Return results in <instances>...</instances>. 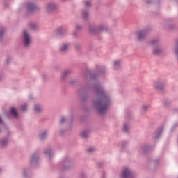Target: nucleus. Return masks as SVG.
<instances>
[{"instance_id":"8","label":"nucleus","mask_w":178,"mask_h":178,"mask_svg":"<svg viewBox=\"0 0 178 178\" xmlns=\"http://www.w3.org/2000/svg\"><path fill=\"white\" fill-rule=\"evenodd\" d=\"M10 112L11 115L14 116V118H17V112L16 111V108H11Z\"/></svg>"},{"instance_id":"7","label":"nucleus","mask_w":178,"mask_h":178,"mask_svg":"<svg viewBox=\"0 0 178 178\" xmlns=\"http://www.w3.org/2000/svg\"><path fill=\"white\" fill-rule=\"evenodd\" d=\"M154 86V88H156V90H162V88H163V86L162 85V83L159 82H156Z\"/></svg>"},{"instance_id":"29","label":"nucleus","mask_w":178,"mask_h":178,"mask_svg":"<svg viewBox=\"0 0 178 178\" xmlns=\"http://www.w3.org/2000/svg\"><path fill=\"white\" fill-rule=\"evenodd\" d=\"M144 108H145V106H143V108L144 109Z\"/></svg>"},{"instance_id":"2","label":"nucleus","mask_w":178,"mask_h":178,"mask_svg":"<svg viewBox=\"0 0 178 178\" xmlns=\"http://www.w3.org/2000/svg\"><path fill=\"white\" fill-rule=\"evenodd\" d=\"M22 40L24 42V45H25V47H29L30 44H31V38L29 35L27 31H24Z\"/></svg>"},{"instance_id":"30","label":"nucleus","mask_w":178,"mask_h":178,"mask_svg":"<svg viewBox=\"0 0 178 178\" xmlns=\"http://www.w3.org/2000/svg\"><path fill=\"white\" fill-rule=\"evenodd\" d=\"M147 3H149V1H147Z\"/></svg>"},{"instance_id":"4","label":"nucleus","mask_w":178,"mask_h":178,"mask_svg":"<svg viewBox=\"0 0 178 178\" xmlns=\"http://www.w3.org/2000/svg\"><path fill=\"white\" fill-rule=\"evenodd\" d=\"M26 8L29 12H32V10H35V5L31 3H27L26 4Z\"/></svg>"},{"instance_id":"25","label":"nucleus","mask_w":178,"mask_h":178,"mask_svg":"<svg viewBox=\"0 0 178 178\" xmlns=\"http://www.w3.org/2000/svg\"><path fill=\"white\" fill-rule=\"evenodd\" d=\"M2 34H3V31L0 32V37L2 35Z\"/></svg>"},{"instance_id":"28","label":"nucleus","mask_w":178,"mask_h":178,"mask_svg":"<svg viewBox=\"0 0 178 178\" xmlns=\"http://www.w3.org/2000/svg\"><path fill=\"white\" fill-rule=\"evenodd\" d=\"M63 76H65V73H63Z\"/></svg>"},{"instance_id":"11","label":"nucleus","mask_w":178,"mask_h":178,"mask_svg":"<svg viewBox=\"0 0 178 178\" xmlns=\"http://www.w3.org/2000/svg\"><path fill=\"white\" fill-rule=\"evenodd\" d=\"M0 144H1V147H5V145H6V144H8V140H1Z\"/></svg>"},{"instance_id":"18","label":"nucleus","mask_w":178,"mask_h":178,"mask_svg":"<svg viewBox=\"0 0 178 178\" xmlns=\"http://www.w3.org/2000/svg\"><path fill=\"white\" fill-rule=\"evenodd\" d=\"M85 5L86 6H90L91 5V3L90 1H86Z\"/></svg>"},{"instance_id":"20","label":"nucleus","mask_w":178,"mask_h":178,"mask_svg":"<svg viewBox=\"0 0 178 178\" xmlns=\"http://www.w3.org/2000/svg\"><path fill=\"white\" fill-rule=\"evenodd\" d=\"M88 152H92V151H94V148L90 147L88 149Z\"/></svg>"},{"instance_id":"17","label":"nucleus","mask_w":178,"mask_h":178,"mask_svg":"<svg viewBox=\"0 0 178 178\" xmlns=\"http://www.w3.org/2000/svg\"><path fill=\"white\" fill-rule=\"evenodd\" d=\"M81 138H87V137H88V135H87V134H81Z\"/></svg>"},{"instance_id":"12","label":"nucleus","mask_w":178,"mask_h":178,"mask_svg":"<svg viewBox=\"0 0 178 178\" xmlns=\"http://www.w3.org/2000/svg\"><path fill=\"white\" fill-rule=\"evenodd\" d=\"M118 66H120V60H116L114 61V67L116 69Z\"/></svg>"},{"instance_id":"14","label":"nucleus","mask_w":178,"mask_h":178,"mask_svg":"<svg viewBox=\"0 0 178 178\" xmlns=\"http://www.w3.org/2000/svg\"><path fill=\"white\" fill-rule=\"evenodd\" d=\"M161 53V49H155L154 50V54H156V55H158V54Z\"/></svg>"},{"instance_id":"16","label":"nucleus","mask_w":178,"mask_h":178,"mask_svg":"<svg viewBox=\"0 0 178 178\" xmlns=\"http://www.w3.org/2000/svg\"><path fill=\"white\" fill-rule=\"evenodd\" d=\"M22 111H27V106L26 105H24L22 106L21 108Z\"/></svg>"},{"instance_id":"23","label":"nucleus","mask_w":178,"mask_h":178,"mask_svg":"<svg viewBox=\"0 0 178 178\" xmlns=\"http://www.w3.org/2000/svg\"><path fill=\"white\" fill-rule=\"evenodd\" d=\"M31 29H35V25L34 24L31 25Z\"/></svg>"},{"instance_id":"27","label":"nucleus","mask_w":178,"mask_h":178,"mask_svg":"<svg viewBox=\"0 0 178 178\" xmlns=\"http://www.w3.org/2000/svg\"><path fill=\"white\" fill-rule=\"evenodd\" d=\"M152 44H155V42L152 41Z\"/></svg>"},{"instance_id":"22","label":"nucleus","mask_w":178,"mask_h":178,"mask_svg":"<svg viewBox=\"0 0 178 178\" xmlns=\"http://www.w3.org/2000/svg\"><path fill=\"white\" fill-rule=\"evenodd\" d=\"M60 123H63L65 122V118L62 117L60 120Z\"/></svg>"},{"instance_id":"26","label":"nucleus","mask_w":178,"mask_h":178,"mask_svg":"<svg viewBox=\"0 0 178 178\" xmlns=\"http://www.w3.org/2000/svg\"><path fill=\"white\" fill-rule=\"evenodd\" d=\"M44 137H45V135H42V136H40L42 138H44Z\"/></svg>"},{"instance_id":"15","label":"nucleus","mask_w":178,"mask_h":178,"mask_svg":"<svg viewBox=\"0 0 178 178\" xmlns=\"http://www.w3.org/2000/svg\"><path fill=\"white\" fill-rule=\"evenodd\" d=\"M127 130H129V126H127V125H124V127H123V131H127Z\"/></svg>"},{"instance_id":"3","label":"nucleus","mask_w":178,"mask_h":178,"mask_svg":"<svg viewBox=\"0 0 178 178\" xmlns=\"http://www.w3.org/2000/svg\"><path fill=\"white\" fill-rule=\"evenodd\" d=\"M121 176L122 178H131L133 175L131 174V171H130L129 168H125L123 169Z\"/></svg>"},{"instance_id":"21","label":"nucleus","mask_w":178,"mask_h":178,"mask_svg":"<svg viewBox=\"0 0 178 178\" xmlns=\"http://www.w3.org/2000/svg\"><path fill=\"white\" fill-rule=\"evenodd\" d=\"M45 154H46L47 155H51V150L46 151V152H45Z\"/></svg>"},{"instance_id":"9","label":"nucleus","mask_w":178,"mask_h":178,"mask_svg":"<svg viewBox=\"0 0 178 178\" xmlns=\"http://www.w3.org/2000/svg\"><path fill=\"white\" fill-rule=\"evenodd\" d=\"M68 46L67 44H63L60 48V51L61 52H66L67 51Z\"/></svg>"},{"instance_id":"24","label":"nucleus","mask_w":178,"mask_h":178,"mask_svg":"<svg viewBox=\"0 0 178 178\" xmlns=\"http://www.w3.org/2000/svg\"><path fill=\"white\" fill-rule=\"evenodd\" d=\"M1 123H3V121H2V118H1V117H0V124H1Z\"/></svg>"},{"instance_id":"6","label":"nucleus","mask_w":178,"mask_h":178,"mask_svg":"<svg viewBox=\"0 0 178 178\" xmlns=\"http://www.w3.org/2000/svg\"><path fill=\"white\" fill-rule=\"evenodd\" d=\"M47 12H51V10H54L56 9V6L54 4H49L46 7Z\"/></svg>"},{"instance_id":"13","label":"nucleus","mask_w":178,"mask_h":178,"mask_svg":"<svg viewBox=\"0 0 178 178\" xmlns=\"http://www.w3.org/2000/svg\"><path fill=\"white\" fill-rule=\"evenodd\" d=\"M158 134H162L163 133V127H161L157 129Z\"/></svg>"},{"instance_id":"19","label":"nucleus","mask_w":178,"mask_h":178,"mask_svg":"<svg viewBox=\"0 0 178 178\" xmlns=\"http://www.w3.org/2000/svg\"><path fill=\"white\" fill-rule=\"evenodd\" d=\"M83 19H86V17H87V16L88 15V13H83Z\"/></svg>"},{"instance_id":"5","label":"nucleus","mask_w":178,"mask_h":178,"mask_svg":"<svg viewBox=\"0 0 178 178\" xmlns=\"http://www.w3.org/2000/svg\"><path fill=\"white\" fill-rule=\"evenodd\" d=\"M138 40H143L145 37V31H139L136 33Z\"/></svg>"},{"instance_id":"10","label":"nucleus","mask_w":178,"mask_h":178,"mask_svg":"<svg viewBox=\"0 0 178 178\" xmlns=\"http://www.w3.org/2000/svg\"><path fill=\"white\" fill-rule=\"evenodd\" d=\"M42 111V108L40 106V105L36 104L35 106V112L40 113Z\"/></svg>"},{"instance_id":"1","label":"nucleus","mask_w":178,"mask_h":178,"mask_svg":"<svg viewBox=\"0 0 178 178\" xmlns=\"http://www.w3.org/2000/svg\"><path fill=\"white\" fill-rule=\"evenodd\" d=\"M99 95H101L102 97L100 100L95 102V105L97 106L99 113L104 115L109 106V98H108L103 92H99Z\"/></svg>"}]
</instances>
